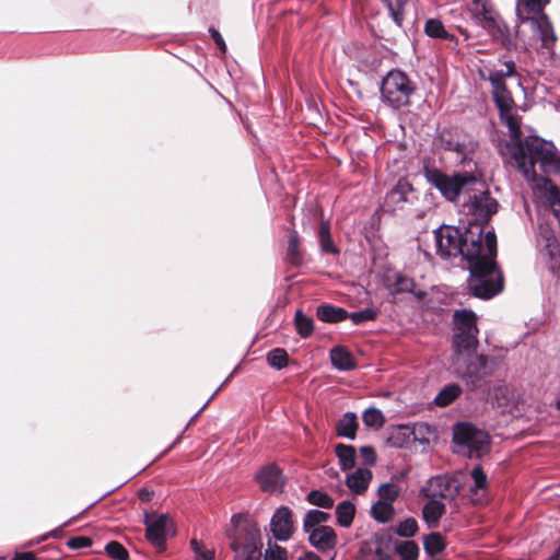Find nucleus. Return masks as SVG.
Segmentation results:
<instances>
[{"label": "nucleus", "instance_id": "nucleus-1", "mask_svg": "<svg viewBox=\"0 0 560 560\" xmlns=\"http://www.w3.org/2000/svg\"><path fill=\"white\" fill-rule=\"evenodd\" d=\"M517 74L512 60L501 69L487 68L480 72L491 84V95L499 110L500 120L509 129L510 140L499 144L504 163L522 175H560V152L551 141L538 136L522 139L521 117L516 104L506 88L505 80Z\"/></svg>", "mask_w": 560, "mask_h": 560}, {"label": "nucleus", "instance_id": "nucleus-2", "mask_svg": "<svg viewBox=\"0 0 560 560\" xmlns=\"http://www.w3.org/2000/svg\"><path fill=\"white\" fill-rule=\"evenodd\" d=\"M441 194L472 217L469 224L483 225L498 212L499 203L478 177H428Z\"/></svg>", "mask_w": 560, "mask_h": 560}, {"label": "nucleus", "instance_id": "nucleus-3", "mask_svg": "<svg viewBox=\"0 0 560 560\" xmlns=\"http://www.w3.org/2000/svg\"><path fill=\"white\" fill-rule=\"evenodd\" d=\"M549 0L516 1V37L526 48L550 50L557 40L552 24L542 12Z\"/></svg>", "mask_w": 560, "mask_h": 560}, {"label": "nucleus", "instance_id": "nucleus-4", "mask_svg": "<svg viewBox=\"0 0 560 560\" xmlns=\"http://www.w3.org/2000/svg\"><path fill=\"white\" fill-rule=\"evenodd\" d=\"M480 254L468 259L470 277L468 289L472 295L480 299H491L503 290L504 279L495 262L497 236L488 231Z\"/></svg>", "mask_w": 560, "mask_h": 560}, {"label": "nucleus", "instance_id": "nucleus-5", "mask_svg": "<svg viewBox=\"0 0 560 560\" xmlns=\"http://www.w3.org/2000/svg\"><path fill=\"white\" fill-rule=\"evenodd\" d=\"M485 235L480 224H468L464 232L451 225L440 226L434 231L436 254L443 259L458 255L471 259L482 250Z\"/></svg>", "mask_w": 560, "mask_h": 560}, {"label": "nucleus", "instance_id": "nucleus-6", "mask_svg": "<svg viewBox=\"0 0 560 560\" xmlns=\"http://www.w3.org/2000/svg\"><path fill=\"white\" fill-rule=\"evenodd\" d=\"M233 530L230 534L231 549L236 557L244 560H255L260 556L261 534L258 524L248 515L232 516Z\"/></svg>", "mask_w": 560, "mask_h": 560}, {"label": "nucleus", "instance_id": "nucleus-7", "mask_svg": "<svg viewBox=\"0 0 560 560\" xmlns=\"http://www.w3.org/2000/svg\"><path fill=\"white\" fill-rule=\"evenodd\" d=\"M453 365L457 375L465 382L470 390H476L486 384V378L491 376L500 366V361L495 357L464 353L458 362L457 355L453 358Z\"/></svg>", "mask_w": 560, "mask_h": 560}, {"label": "nucleus", "instance_id": "nucleus-8", "mask_svg": "<svg viewBox=\"0 0 560 560\" xmlns=\"http://www.w3.org/2000/svg\"><path fill=\"white\" fill-rule=\"evenodd\" d=\"M454 334H453V351L457 355V361L463 359V354L475 352L478 341L477 317L472 311L459 310L453 315Z\"/></svg>", "mask_w": 560, "mask_h": 560}, {"label": "nucleus", "instance_id": "nucleus-9", "mask_svg": "<svg viewBox=\"0 0 560 560\" xmlns=\"http://www.w3.org/2000/svg\"><path fill=\"white\" fill-rule=\"evenodd\" d=\"M416 89V83L405 72L394 69L382 80L381 98L388 106L399 109L410 105Z\"/></svg>", "mask_w": 560, "mask_h": 560}, {"label": "nucleus", "instance_id": "nucleus-10", "mask_svg": "<svg viewBox=\"0 0 560 560\" xmlns=\"http://www.w3.org/2000/svg\"><path fill=\"white\" fill-rule=\"evenodd\" d=\"M469 11L476 24L487 30L502 46L511 47L512 39L509 28L495 11L491 0H472Z\"/></svg>", "mask_w": 560, "mask_h": 560}, {"label": "nucleus", "instance_id": "nucleus-11", "mask_svg": "<svg viewBox=\"0 0 560 560\" xmlns=\"http://www.w3.org/2000/svg\"><path fill=\"white\" fill-rule=\"evenodd\" d=\"M436 150H444L456 154L459 163L471 162L478 143L475 139L458 127L441 129L433 140Z\"/></svg>", "mask_w": 560, "mask_h": 560}, {"label": "nucleus", "instance_id": "nucleus-12", "mask_svg": "<svg viewBox=\"0 0 560 560\" xmlns=\"http://www.w3.org/2000/svg\"><path fill=\"white\" fill-rule=\"evenodd\" d=\"M453 440L457 445L467 448L469 457H481L490 447L488 433L469 423L456 424Z\"/></svg>", "mask_w": 560, "mask_h": 560}, {"label": "nucleus", "instance_id": "nucleus-13", "mask_svg": "<svg viewBox=\"0 0 560 560\" xmlns=\"http://www.w3.org/2000/svg\"><path fill=\"white\" fill-rule=\"evenodd\" d=\"M145 537L156 548L163 549L170 535L174 534L173 521L166 515L144 514Z\"/></svg>", "mask_w": 560, "mask_h": 560}, {"label": "nucleus", "instance_id": "nucleus-14", "mask_svg": "<svg viewBox=\"0 0 560 560\" xmlns=\"http://www.w3.org/2000/svg\"><path fill=\"white\" fill-rule=\"evenodd\" d=\"M455 492L456 487L446 476H435L431 478L420 491L424 498L432 500L452 498Z\"/></svg>", "mask_w": 560, "mask_h": 560}, {"label": "nucleus", "instance_id": "nucleus-15", "mask_svg": "<svg viewBox=\"0 0 560 560\" xmlns=\"http://www.w3.org/2000/svg\"><path fill=\"white\" fill-rule=\"evenodd\" d=\"M292 511L288 506L277 509L270 521V530L278 540H288L293 534Z\"/></svg>", "mask_w": 560, "mask_h": 560}, {"label": "nucleus", "instance_id": "nucleus-16", "mask_svg": "<svg viewBox=\"0 0 560 560\" xmlns=\"http://www.w3.org/2000/svg\"><path fill=\"white\" fill-rule=\"evenodd\" d=\"M256 480L264 492L278 493L281 492L284 479L281 470L275 464L262 467L256 474Z\"/></svg>", "mask_w": 560, "mask_h": 560}, {"label": "nucleus", "instance_id": "nucleus-17", "mask_svg": "<svg viewBox=\"0 0 560 560\" xmlns=\"http://www.w3.org/2000/svg\"><path fill=\"white\" fill-rule=\"evenodd\" d=\"M472 483L469 487L470 501L474 504H485L488 500V479L486 474L480 467H475L471 470Z\"/></svg>", "mask_w": 560, "mask_h": 560}, {"label": "nucleus", "instance_id": "nucleus-18", "mask_svg": "<svg viewBox=\"0 0 560 560\" xmlns=\"http://www.w3.org/2000/svg\"><path fill=\"white\" fill-rule=\"evenodd\" d=\"M411 194L412 186L406 180V178H400L397 185L387 192L385 207H387L389 211H395L400 203L409 200V195Z\"/></svg>", "mask_w": 560, "mask_h": 560}, {"label": "nucleus", "instance_id": "nucleus-19", "mask_svg": "<svg viewBox=\"0 0 560 560\" xmlns=\"http://www.w3.org/2000/svg\"><path fill=\"white\" fill-rule=\"evenodd\" d=\"M310 542L320 550L332 548L336 542V534L329 526H317L310 530Z\"/></svg>", "mask_w": 560, "mask_h": 560}, {"label": "nucleus", "instance_id": "nucleus-20", "mask_svg": "<svg viewBox=\"0 0 560 560\" xmlns=\"http://www.w3.org/2000/svg\"><path fill=\"white\" fill-rule=\"evenodd\" d=\"M371 479V470L366 468H358L347 477L346 483L351 491L362 493L368 489Z\"/></svg>", "mask_w": 560, "mask_h": 560}, {"label": "nucleus", "instance_id": "nucleus-21", "mask_svg": "<svg viewBox=\"0 0 560 560\" xmlns=\"http://www.w3.org/2000/svg\"><path fill=\"white\" fill-rule=\"evenodd\" d=\"M445 513V504L441 500H432L423 505L422 517L430 527H435Z\"/></svg>", "mask_w": 560, "mask_h": 560}, {"label": "nucleus", "instance_id": "nucleus-22", "mask_svg": "<svg viewBox=\"0 0 560 560\" xmlns=\"http://www.w3.org/2000/svg\"><path fill=\"white\" fill-rule=\"evenodd\" d=\"M331 364L339 371H350L355 368V361L352 354L341 347H336L330 351Z\"/></svg>", "mask_w": 560, "mask_h": 560}, {"label": "nucleus", "instance_id": "nucleus-23", "mask_svg": "<svg viewBox=\"0 0 560 560\" xmlns=\"http://www.w3.org/2000/svg\"><path fill=\"white\" fill-rule=\"evenodd\" d=\"M357 416L353 412H346L337 422L336 431L339 436L354 440L358 430Z\"/></svg>", "mask_w": 560, "mask_h": 560}, {"label": "nucleus", "instance_id": "nucleus-24", "mask_svg": "<svg viewBox=\"0 0 560 560\" xmlns=\"http://www.w3.org/2000/svg\"><path fill=\"white\" fill-rule=\"evenodd\" d=\"M316 315L324 323H339L348 318V312L345 308L331 305L318 306Z\"/></svg>", "mask_w": 560, "mask_h": 560}, {"label": "nucleus", "instance_id": "nucleus-25", "mask_svg": "<svg viewBox=\"0 0 560 560\" xmlns=\"http://www.w3.org/2000/svg\"><path fill=\"white\" fill-rule=\"evenodd\" d=\"M462 394V387L458 384H448L444 386L434 398V402L440 407L451 405Z\"/></svg>", "mask_w": 560, "mask_h": 560}, {"label": "nucleus", "instance_id": "nucleus-26", "mask_svg": "<svg viewBox=\"0 0 560 560\" xmlns=\"http://www.w3.org/2000/svg\"><path fill=\"white\" fill-rule=\"evenodd\" d=\"M336 455L339 459L340 467L343 470L351 469L355 463V450L351 445L338 444L336 446Z\"/></svg>", "mask_w": 560, "mask_h": 560}, {"label": "nucleus", "instance_id": "nucleus-27", "mask_svg": "<svg viewBox=\"0 0 560 560\" xmlns=\"http://www.w3.org/2000/svg\"><path fill=\"white\" fill-rule=\"evenodd\" d=\"M355 513L354 505L349 501H342L336 508L338 524L342 527L351 525Z\"/></svg>", "mask_w": 560, "mask_h": 560}, {"label": "nucleus", "instance_id": "nucleus-28", "mask_svg": "<svg viewBox=\"0 0 560 560\" xmlns=\"http://www.w3.org/2000/svg\"><path fill=\"white\" fill-rule=\"evenodd\" d=\"M294 324L298 334L302 338H307L313 334L314 322L311 317L303 314L302 311L298 310L294 316Z\"/></svg>", "mask_w": 560, "mask_h": 560}, {"label": "nucleus", "instance_id": "nucleus-29", "mask_svg": "<svg viewBox=\"0 0 560 560\" xmlns=\"http://www.w3.org/2000/svg\"><path fill=\"white\" fill-rule=\"evenodd\" d=\"M372 516L381 522H388L394 515L393 504L386 501L378 500L371 509Z\"/></svg>", "mask_w": 560, "mask_h": 560}, {"label": "nucleus", "instance_id": "nucleus-30", "mask_svg": "<svg viewBox=\"0 0 560 560\" xmlns=\"http://www.w3.org/2000/svg\"><path fill=\"white\" fill-rule=\"evenodd\" d=\"M384 5L388 10L389 16L393 19V21L398 25L401 26L404 21V7L407 3V0H381Z\"/></svg>", "mask_w": 560, "mask_h": 560}, {"label": "nucleus", "instance_id": "nucleus-31", "mask_svg": "<svg viewBox=\"0 0 560 560\" xmlns=\"http://www.w3.org/2000/svg\"><path fill=\"white\" fill-rule=\"evenodd\" d=\"M395 550L400 556L401 560H417L419 556V548L412 540L396 544Z\"/></svg>", "mask_w": 560, "mask_h": 560}, {"label": "nucleus", "instance_id": "nucleus-32", "mask_svg": "<svg viewBox=\"0 0 560 560\" xmlns=\"http://www.w3.org/2000/svg\"><path fill=\"white\" fill-rule=\"evenodd\" d=\"M424 550L427 553L433 556L440 553L445 548L443 537L439 533L429 534L423 541Z\"/></svg>", "mask_w": 560, "mask_h": 560}, {"label": "nucleus", "instance_id": "nucleus-33", "mask_svg": "<svg viewBox=\"0 0 560 560\" xmlns=\"http://www.w3.org/2000/svg\"><path fill=\"white\" fill-rule=\"evenodd\" d=\"M546 249L549 256V267L555 272L560 269V248L553 236L547 238Z\"/></svg>", "mask_w": 560, "mask_h": 560}, {"label": "nucleus", "instance_id": "nucleus-34", "mask_svg": "<svg viewBox=\"0 0 560 560\" xmlns=\"http://www.w3.org/2000/svg\"><path fill=\"white\" fill-rule=\"evenodd\" d=\"M329 515L325 512L318 510H311L307 512L304 518V529L310 532L317 526H323L322 524L328 520Z\"/></svg>", "mask_w": 560, "mask_h": 560}, {"label": "nucleus", "instance_id": "nucleus-35", "mask_svg": "<svg viewBox=\"0 0 560 560\" xmlns=\"http://www.w3.org/2000/svg\"><path fill=\"white\" fill-rule=\"evenodd\" d=\"M289 355L282 348H276L268 352L267 362L270 366L281 370L288 365Z\"/></svg>", "mask_w": 560, "mask_h": 560}, {"label": "nucleus", "instance_id": "nucleus-36", "mask_svg": "<svg viewBox=\"0 0 560 560\" xmlns=\"http://www.w3.org/2000/svg\"><path fill=\"white\" fill-rule=\"evenodd\" d=\"M424 32L432 38H448L451 35L445 31L440 20L430 19L424 25Z\"/></svg>", "mask_w": 560, "mask_h": 560}, {"label": "nucleus", "instance_id": "nucleus-37", "mask_svg": "<svg viewBox=\"0 0 560 560\" xmlns=\"http://www.w3.org/2000/svg\"><path fill=\"white\" fill-rule=\"evenodd\" d=\"M363 423L370 428L383 427L385 419L381 410L376 408H369L362 415Z\"/></svg>", "mask_w": 560, "mask_h": 560}, {"label": "nucleus", "instance_id": "nucleus-38", "mask_svg": "<svg viewBox=\"0 0 560 560\" xmlns=\"http://www.w3.org/2000/svg\"><path fill=\"white\" fill-rule=\"evenodd\" d=\"M287 256L291 264L300 265L302 261L301 252L299 248V236L296 232L291 233L289 237V244L287 249Z\"/></svg>", "mask_w": 560, "mask_h": 560}, {"label": "nucleus", "instance_id": "nucleus-39", "mask_svg": "<svg viewBox=\"0 0 560 560\" xmlns=\"http://www.w3.org/2000/svg\"><path fill=\"white\" fill-rule=\"evenodd\" d=\"M377 310L368 307L358 312L348 313V318L355 325H361L366 322L374 320L377 317Z\"/></svg>", "mask_w": 560, "mask_h": 560}, {"label": "nucleus", "instance_id": "nucleus-40", "mask_svg": "<svg viewBox=\"0 0 560 560\" xmlns=\"http://www.w3.org/2000/svg\"><path fill=\"white\" fill-rule=\"evenodd\" d=\"M307 500L311 504L324 509H330L334 505V500L325 492L313 490L307 494Z\"/></svg>", "mask_w": 560, "mask_h": 560}, {"label": "nucleus", "instance_id": "nucleus-41", "mask_svg": "<svg viewBox=\"0 0 560 560\" xmlns=\"http://www.w3.org/2000/svg\"><path fill=\"white\" fill-rule=\"evenodd\" d=\"M191 549L195 553V560H213L214 549L206 547L201 541L197 539L190 540Z\"/></svg>", "mask_w": 560, "mask_h": 560}, {"label": "nucleus", "instance_id": "nucleus-42", "mask_svg": "<svg viewBox=\"0 0 560 560\" xmlns=\"http://www.w3.org/2000/svg\"><path fill=\"white\" fill-rule=\"evenodd\" d=\"M395 532L400 537H412L418 532V523L415 518L408 517L397 525Z\"/></svg>", "mask_w": 560, "mask_h": 560}, {"label": "nucleus", "instance_id": "nucleus-43", "mask_svg": "<svg viewBox=\"0 0 560 560\" xmlns=\"http://www.w3.org/2000/svg\"><path fill=\"white\" fill-rule=\"evenodd\" d=\"M378 495L381 501L393 504L399 495V487L395 483H384L378 488Z\"/></svg>", "mask_w": 560, "mask_h": 560}, {"label": "nucleus", "instance_id": "nucleus-44", "mask_svg": "<svg viewBox=\"0 0 560 560\" xmlns=\"http://www.w3.org/2000/svg\"><path fill=\"white\" fill-rule=\"evenodd\" d=\"M105 550L107 555L115 560H128V551L121 544L117 541L108 542L105 547Z\"/></svg>", "mask_w": 560, "mask_h": 560}, {"label": "nucleus", "instance_id": "nucleus-45", "mask_svg": "<svg viewBox=\"0 0 560 560\" xmlns=\"http://www.w3.org/2000/svg\"><path fill=\"white\" fill-rule=\"evenodd\" d=\"M288 552L284 548L277 544H268V548L265 551V560H287Z\"/></svg>", "mask_w": 560, "mask_h": 560}, {"label": "nucleus", "instance_id": "nucleus-46", "mask_svg": "<svg viewBox=\"0 0 560 560\" xmlns=\"http://www.w3.org/2000/svg\"><path fill=\"white\" fill-rule=\"evenodd\" d=\"M415 289V282L411 278L397 275L395 280V293L399 292H412Z\"/></svg>", "mask_w": 560, "mask_h": 560}, {"label": "nucleus", "instance_id": "nucleus-47", "mask_svg": "<svg viewBox=\"0 0 560 560\" xmlns=\"http://www.w3.org/2000/svg\"><path fill=\"white\" fill-rule=\"evenodd\" d=\"M67 545L71 549H80L91 546V540L84 536L72 537L68 540Z\"/></svg>", "mask_w": 560, "mask_h": 560}, {"label": "nucleus", "instance_id": "nucleus-48", "mask_svg": "<svg viewBox=\"0 0 560 560\" xmlns=\"http://www.w3.org/2000/svg\"><path fill=\"white\" fill-rule=\"evenodd\" d=\"M322 250L330 254H338L339 250L332 242L331 235L319 238Z\"/></svg>", "mask_w": 560, "mask_h": 560}, {"label": "nucleus", "instance_id": "nucleus-49", "mask_svg": "<svg viewBox=\"0 0 560 560\" xmlns=\"http://www.w3.org/2000/svg\"><path fill=\"white\" fill-rule=\"evenodd\" d=\"M210 34H211V37L213 38V40L215 42V44L219 46V48L224 52L225 49H226V46H225V43H224V39L223 37L221 36V34L219 33V31H217L215 28H210L209 30Z\"/></svg>", "mask_w": 560, "mask_h": 560}, {"label": "nucleus", "instance_id": "nucleus-50", "mask_svg": "<svg viewBox=\"0 0 560 560\" xmlns=\"http://www.w3.org/2000/svg\"><path fill=\"white\" fill-rule=\"evenodd\" d=\"M361 453L364 456V459L368 464H374L375 452L372 447L363 446L361 447Z\"/></svg>", "mask_w": 560, "mask_h": 560}, {"label": "nucleus", "instance_id": "nucleus-51", "mask_svg": "<svg viewBox=\"0 0 560 560\" xmlns=\"http://www.w3.org/2000/svg\"><path fill=\"white\" fill-rule=\"evenodd\" d=\"M326 236H330V226L327 221H323L318 230V237L323 238Z\"/></svg>", "mask_w": 560, "mask_h": 560}, {"label": "nucleus", "instance_id": "nucleus-52", "mask_svg": "<svg viewBox=\"0 0 560 560\" xmlns=\"http://www.w3.org/2000/svg\"><path fill=\"white\" fill-rule=\"evenodd\" d=\"M152 497H153V492H152V491H150V490H148V489H144V488H143V489H140V490L138 491V498H139L141 501H143V502H148V501H150V500L152 499Z\"/></svg>", "mask_w": 560, "mask_h": 560}, {"label": "nucleus", "instance_id": "nucleus-53", "mask_svg": "<svg viewBox=\"0 0 560 560\" xmlns=\"http://www.w3.org/2000/svg\"><path fill=\"white\" fill-rule=\"evenodd\" d=\"M12 560H36V557L33 552H20L16 553Z\"/></svg>", "mask_w": 560, "mask_h": 560}, {"label": "nucleus", "instance_id": "nucleus-54", "mask_svg": "<svg viewBox=\"0 0 560 560\" xmlns=\"http://www.w3.org/2000/svg\"><path fill=\"white\" fill-rule=\"evenodd\" d=\"M375 560H393V558L390 555L385 553L381 548H377L375 552Z\"/></svg>", "mask_w": 560, "mask_h": 560}, {"label": "nucleus", "instance_id": "nucleus-55", "mask_svg": "<svg viewBox=\"0 0 560 560\" xmlns=\"http://www.w3.org/2000/svg\"><path fill=\"white\" fill-rule=\"evenodd\" d=\"M298 560H320V558L314 552H305Z\"/></svg>", "mask_w": 560, "mask_h": 560}, {"label": "nucleus", "instance_id": "nucleus-56", "mask_svg": "<svg viewBox=\"0 0 560 560\" xmlns=\"http://www.w3.org/2000/svg\"><path fill=\"white\" fill-rule=\"evenodd\" d=\"M453 175H465V176H468V175H472V174H471V171H465L463 173H454Z\"/></svg>", "mask_w": 560, "mask_h": 560}, {"label": "nucleus", "instance_id": "nucleus-57", "mask_svg": "<svg viewBox=\"0 0 560 560\" xmlns=\"http://www.w3.org/2000/svg\"><path fill=\"white\" fill-rule=\"evenodd\" d=\"M427 175H436V176H440V175H444L443 173L436 171V172H433V173H430L429 171L427 172Z\"/></svg>", "mask_w": 560, "mask_h": 560}, {"label": "nucleus", "instance_id": "nucleus-58", "mask_svg": "<svg viewBox=\"0 0 560 560\" xmlns=\"http://www.w3.org/2000/svg\"><path fill=\"white\" fill-rule=\"evenodd\" d=\"M558 557H559V551H558V552H556V553L553 555V557L551 558V560H555V559H557Z\"/></svg>", "mask_w": 560, "mask_h": 560}, {"label": "nucleus", "instance_id": "nucleus-59", "mask_svg": "<svg viewBox=\"0 0 560 560\" xmlns=\"http://www.w3.org/2000/svg\"><path fill=\"white\" fill-rule=\"evenodd\" d=\"M422 429H428V427H427V425H424V424H420V425H419V430H422Z\"/></svg>", "mask_w": 560, "mask_h": 560}]
</instances>
